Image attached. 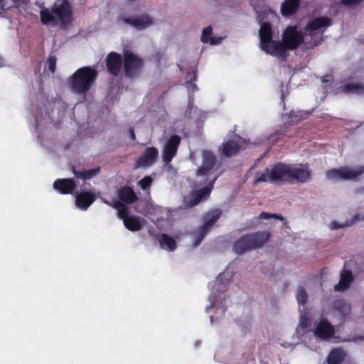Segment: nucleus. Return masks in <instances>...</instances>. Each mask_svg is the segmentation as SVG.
<instances>
[{"mask_svg": "<svg viewBox=\"0 0 364 364\" xmlns=\"http://www.w3.org/2000/svg\"><path fill=\"white\" fill-rule=\"evenodd\" d=\"M360 218H359V215H356L353 217V222L351 223H346L345 225H341L337 222H332L331 224V228L333 229V230H338V229H340V228H344V227H346V226H350L351 225H353V223L354 222H356L358 220H359Z\"/></svg>", "mask_w": 364, "mask_h": 364, "instance_id": "nucleus-36", "label": "nucleus"}, {"mask_svg": "<svg viewBox=\"0 0 364 364\" xmlns=\"http://www.w3.org/2000/svg\"><path fill=\"white\" fill-rule=\"evenodd\" d=\"M130 215H129V209L127 205L123 206L122 208H119L117 210V217L124 222Z\"/></svg>", "mask_w": 364, "mask_h": 364, "instance_id": "nucleus-38", "label": "nucleus"}, {"mask_svg": "<svg viewBox=\"0 0 364 364\" xmlns=\"http://www.w3.org/2000/svg\"><path fill=\"white\" fill-rule=\"evenodd\" d=\"M290 164L277 163L270 169V182L286 181L288 182Z\"/></svg>", "mask_w": 364, "mask_h": 364, "instance_id": "nucleus-16", "label": "nucleus"}, {"mask_svg": "<svg viewBox=\"0 0 364 364\" xmlns=\"http://www.w3.org/2000/svg\"><path fill=\"white\" fill-rule=\"evenodd\" d=\"M105 64L107 72L112 76L117 77L121 72L123 65V55L112 51L105 58Z\"/></svg>", "mask_w": 364, "mask_h": 364, "instance_id": "nucleus-14", "label": "nucleus"}, {"mask_svg": "<svg viewBox=\"0 0 364 364\" xmlns=\"http://www.w3.org/2000/svg\"><path fill=\"white\" fill-rule=\"evenodd\" d=\"M333 308L343 316L350 314L351 311L350 305L343 299L337 300L334 304Z\"/></svg>", "mask_w": 364, "mask_h": 364, "instance_id": "nucleus-31", "label": "nucleus"}, {"mask_svg": "<svg viewBox=\"0 0 364 364\" xmlns=\"http://www.w3.org/2000/svg\"><path fill=\"white\" fill-rule=\"evenodd\" d=\"M265 53L270 54L273 56H279L282 58H286L287 55V46L284 42L279 41H272L270 44L266 45V49H262Z\"/></svg>", "mask_w": 364, "mask_h": 364, "instance_id": "nucleus-18", "label": "nucleus"}, {"mask_svg": "<svg viewBox=\"0 0 364 364\" xmlns=\"http://www.w3.org/2000/svg\"><path fill=\"white\" fill-rule=\"evenodd\" d=\"M271 218H275L280 220H284V217L282 215L277 214V213H271Z\"/></svg>", "mask_w": 364, "mask_h": 364, "instance_id": "nucleus-43", "label": "nucleus"}, {"mask_svg": "<svg viewBox=\"0 0 364 364\" xmlns=\"http://www.w3.org/2000/svg\"><path fill=\"white\" fill-rule=\"evenodd\" d=\"M301 326L303 328H306L307 327V321L306 320H302L301 321Z\"/></svg>", "mask_w": 364, "mask_h": 364, "instance_id": "nucleus-45", "label": "nucleus"}, {"mask_svg": "<svg viewBox=\"0 0 364 364\" xmlns=\"http://www.w3.org/2000/svg\"><path fill=\"white\" fill-rule=\"evenodd\" d=\"M270 169L269 168H265L263 172H257L254 177V184H257L263 182H270L271 176Z\"/></svg>", "mask_w": 364, "mask_h": 364, "instance_id": "nucleus-32", "label": "nucleus"}, {"mask_svg": "<svg viewBox=\"0 0 364 364\" xmlns=\"http://www.w3.org/2000/svg\"><path fill=\"white\" fill-rule=\"evenodd\" d=\"M72 171L75 176L77 178L90 179L97 175L100 172V168L97 167L87 171H79L75 169V166H73Z\"/></svg>", "mask_w": 364, "mask_h": 364, "instance_id": "nucleus-29", "label": "nucleus"}, {"mask_svg": "<svg viewBox=\"0 0 364 364\" xmlns=\"http://www.w3.org/2000/svg\"><path fill=\"white\" fill-rule=\"evenodd\" d=\"M261 49H266V45L270 44L272 41V28L269 22L261 24L259 31Z\"/></svg>", "mask_w": 364, "mask_h": 364, "instance_id": "nucleus-20", "label": "nucleus"}, {"mask_svg": "<svg viewBox=\"0 0 364 364\" xmlns=\"http://www.w3.org/2000/svg\"><path fill=\"white\" fill-rule=\"evenodd\" d=\"M144 66L143 59L131 50L123 53L122 70L124 76L129 80L137 78L141 73Z\"/></svg>", "mask_w": 364, "mask_h": 364, "instance_id": "nucleus-5", "label": "nucleus"}, {"mask_svg": "<svg viewBox=\"0 0 364 364\" xmlns=\"http://www.w3.org/2000/svg\"><path fill=\"white\" fill-rule=\"evenodd\" d=\"M159 155V151L156 147H147L144 154L135 161L136 168H148L154 165Z\"/></svg>", "mask_w": 364, "mask_h": 364, "instance_id": "nucleus-15", "label": "nucleus"}, {"mask_svg": "<svg viewBox=\"0 0 364 364\" xmlns=\"http://www.w3.org/2000/svg\"><path fill=\"white\" fill-rule=\"evenodd\" d=\"M159 242L162 248L167 247L169 251H173L177 247L176 240L166 233L161 234Z\"/></svg>", "mask_w": 364, "mask_h": 364, "instance_id": "nucleus-28", "label": "nucleus"}, {"mask_svg": "<svg viewBox=\"0 0 364 364\" xmlns=\"http://www.w3.org/2000/svg\"><path fill=\"white\" fill-rule=\"evenodd\" d=\"M181 138L177 134L171 135L164 144L162 149V160L168 165L177 154Z\"/></svg>", "mask_w": 364, "mask_h": 364, "instance_id": "nucleus-12", "label": "nucleus"}, {"mask_svg": "<svg viewBox=\"0 0 364 364\" xmlns=\"http://www.w3.org/2000/svg\"><path fill=\"white\" fill-rule=\"evenodd\" d=\"M241 146L234 140H228L223 143L222 154L226 157L236 155L240 150Z\"/></svg>", "mask_w": 364, "mask_h": 364, "instance_id": "nucleus-26", "label": "nucleus"}, {"mask_svg": "<svg viewBox=\"0 0 364 364\" xmlns=\"http://www.w3.org/2000/svg\"><path fill=\"white\" fill-rule=\"evenodd\" d=\"M117 196L121 201L127 204H132L138 200L132 188L127 186L120 187L117 191Z\"/></svg>", "mask_w": 364, "mask_h": 364, "instance_id": "nucleus-23", "label": "nucleus"}, {"mask_svg": "<svg viewBox=\"0 0 364 364\" xmlns=\"http://www.w3.org/2000/svg\"><path fill=\"white\" fill-rule=\"evenodd\" d=\"M331 25L328 17L320 16L309 21L304 27L305 36H310L311 41L305 43V49H313L323 41V35L326 28Z\"/></svg>", "mask_w": 364, "mask_h": 364, "instance_id": "nucleus-4", "label": "nucleus"}, {"mask_svg": "<svg viewBox=\"0 0 364 364\" xmlns=\"http://www.w3.org/2000/svg\"><path fill=\"white\" fill-rule=\"evenodd\" d=\"M124 22L130 24L138 30H142L154 23L153 19L146 14L136 18H124Z\"/></svg>", "mask_w": 364, "mask_h": 364, "instance_id": "nucleus-19", "label": "nucleus"}, {"mask_svg": "<svg viewBox=\"0 0 364 364\" xmlns=\"http://www.w3.org/2000/svg\"><path fill=\"white\" fill-rule=\"evenodd\" d=\"M53 188L60 194H73L77 185L73 178H58L53 183Z\"/></svg>", "mask_w": 364, "mask_h": 364, "instance_id": "nucleus-17", "label": "nucleus"}, {"mask_svg": "<svg viewBox=\"0 0 364 364\" xmlns=\"http://www.w3.org/2000/svg\"><path fill=\"white\" fill-rule=\"evenodd\" d=\"M269 231H257L240 236L234 243L232 250L237 255H242L262 247L269 240Z\"/></svg>", "mask_w": 364, "mask_h": 364, "instance_id": "nucleus-3", "label": "nucleus"}, {"mask_svg": "<svg viewBox=\"0 0 364 364\" xmlns=\"http://www.w3.org/2000/svg\"><path fill=\"white\" fill-rule=\"evenodd\" d=\"M213 29L210 26H208L205 27L202 32L201 35V41L203 43H208L210 42V44L214 45L216 44V41L214 38H211Z\"/></svg>", "mask_w": 364, "mask_h": 364, "instance_id": "nucleus-33", "label": "nucleus"}, {"mask_svg": "<svg viewBox=\"0 0 364 364\" xmlns=\"http://www.w3.org/2000/svg\"><path fill=\"white\" fill-rule=\"evenodd\" d=\"M221 215L222 211L220 209L213 210L205 215L204 223L194 232L195 246H198L203 241L208 232L221 217Z\"/></svg>", "mask_w": 364, "mask_h": 364, "instance_id": "nucleus-7", "label": "nucleus"}, {"mask_svg": "<svg viewBox=\"0 0 364 364\" xmlns=\"http://www.w3.org/2000/svg\"><path fill=\"white\" fill-rule=\"evenodd\" d=\"M47 63H48V70L52 73H55V69H56V57L55 55H49L48 60H47Z\"/></svg>", "mask_w": 364, "mask_h": 364, "instance_id": "nucleus-39", "label": "nucleus"}, {"mask_svg": "<svg viewBox=\"0 0 364 364\" xmlns=\"http://www.w3.org/2000/svg\"><path fill=\"white\" fill-rule=\"evenodd\" d=\"M73 14L72 6L68 0H56L51 11L46 8L41 10L40 18L43 25L65 28L72 25Z\"/></svg>", "mask_w": 364, "mask_h": 364, "instance_id": "nucleus-1", "label": "nucleus"}, {"mask_svg": "<svg viewBox=\"0 0 364 364\" xmlns=\"http://www.w3.org/2000/svg\"><path fill=\"white\" fill-rule=\"evenodd\" d=\"M327 81H328L327 78H325V79L323 78V82H327Z\"/></svg>", "mask_w": 364, "mask_h": 364, "instance_id": "nucleus-48", "label": "nucleus"}, {"mask_svg": "<svg viewBox=\"0 0 364 364\" xmlns=\"http://www.w3.org/2000/svg\"><path fill=\"white\" fill-rule=\"evenodd\" d=\"M343 92L347 94L364 92V85L361 83L347 82L341 87Z\"/></svg>", "mask_w": 364, "mask_h": 364, "instance_id": "nucleus-30", "label": "nucleus"}, {"mask_svg": "<svg viewBox=\"0 0 364 364\" xmlns=\"http://www.w3.org/2000/svg\"><path fill=\"white\" fill-rule=\"evenodd\" d=\"M311 176V171L309 168V165L306 164L304 168H299L291 165L289 171L288 183H306Z\"/></svg>", "mask_w": 364, "mask_h": 364, "instance_id": "nucleus-13", "label": "nucleus"}, {"mask_svg": "<svg viewBox=\"0 0 364 364\" xmlns=\"http://www.w3.org/2000/svg\"><path fill=\"white\" fill-rule=\"evenodd\" d=\"M1 61H2V59L0 58V63H1Z\"/></svg>", "mask_w": 364, "mask_h": 364, "instance_id": "nucleus-49", "label": "nucleus"}, {"mask_svg": "<svg viewBox=\"0 0 364 364\" xmlns=\"http://www.w3.org/2000/svg\"><path fill=\"white\" fill-rule=\"evenodd\" d=\"M363 173L364 166H360L357 170L344 166L340 168H333L327 171L326 176L330 179L351 180L355 179Z\"/></svg>", "mask_w": 364, "mask_h": 364, "instance_id": "nucleus-10", "label": "nucleus"}, {"mask_svg": "<svg viewBox=\"0 0 364 364\" xmlns=\"http://www.w3.org/2000/svg\"><path fill=\"white\" fill-rule=\"evenodd\" d=\"M296 297L298 303L302 305L306 304L308 301V294L302 287L298 289Z\"/></svg>", "mask_w": 364, "mask_h": 364, "instance_id": "nucleus-34", "label": "nucleus"}, {"mask_svg": "<svg viewBox=\"0 0 364 364\" xmlns=\"http://www.w3.org/2000/svg\"><path fill=\"white\" fill-rule=\"evenodd\" d=\"M18 0H0V9L3 11L9 10L11 8L16 7Z\"/></svg>", "mask_w": 364, "mask_h": 364, "instance_id": "nucleus-35", "label": "nucleus"}, {"mask_svg": "<svg viewBox=\"0 0 364 364\" xmlns=\"http://www.w3.org/2000/svg\"><path fill=\"white\" fill-rule=\"evenodd\" d=\"M363 0H341V3L347 6H355L360 4Z\"/></svg>", "mask_w": 364, "mask_h": 364, "instance_id": "nucleus-41", "label": "nucleus"}, {"mask_svg": "<svg viewBox=\"0 0 364 364\" xmlns=\"http://www.w3.org/2000/svg\"><path fill=\"white\" fill-rule=\"evenodd\" d=\"M314 336L321 341H328L335 335V328L326 318L321 317L312 331Z\"/></svg>", "mask_w": 364, "mask_h": 364, "instance_id": "nucleus-11", "label": "nucleus"}, {"mask_svg": "<svg viewBox=\"0 0 364 364\" xmlns=\"http://www.w3.org/2000/svg\"><path fill=\"white\" fill-rule=\"evenodd\" d=\"M196 80V73H193V78H191V80Z\"/></svg>", "mask_w": 364, "mask_h": 364, "instance_id": "nucleus-46", "label": "nucleus"}, {"mask_svg": "<svg viewBox=\"0 0 364 364\" xmlns=\"http://www.w3.org/2000/svg\"><path fill=\"white\" fill-rule=\"evenodd\" d=\"M129 132L130 137H131L132 140H133V141L135 140L136 136H135L134 128L130 127Z\"/></svg>", "mask_w": 364, "mask_h": 364, "instance_id": "nucleus-44", "label": "nucleus"}, {"mask_svg": "<svg viewBox=\"0 0 364 364\" xmlns=\"http://www.w3.org/2000/svg\"><path fill=\"white\" fill-rule=\"evenodd\" d=\"M95 193L90 191H82L76 195L75 204L76 205L82 209H87L95 200Z\"/></svg>", "mask_w": 364, "mask_h": 364, "instance_id": "nucleus-21", "label": "nucleus"}, {"mask_svg": "<svg viewBox=\"0 0 364 364\" xmlns=\"http://www.w3.org/2000/svg\"><path fill=\"white\" fill-rule=\"evenodd\" d=\"M105 203L110 206H112L114 208L117 209V210H119V208H122L123 206L126 205L124 203H123L121 200H115L112 204L108 201H105Z\"/></svg>", "mask_w": 364, "mask_h": 364, "instance_id": "nucleus-40", "label": "nucleus"}, {"mask_svg": "<svg viewBox=\"0 0 364 364\" xmlns=\"http://www.w3.org/2000/svg\"><path fill=\"white\" fill-rule=\"evenodd\" d=\"M217 159L210 151H203L202 153V164L196 170V176L201 178L199 183L202 185L207 183L211 178L210 176L215 173L216 167Z\"/></svg>", "mask_w": 364, "mask_h": 364, "instance_id": "nucleus-6", "label": "nucleus"}, {"mask_svg": "<svg viewBox=\"0 0 364 364\" xmlns=\"http://www.w3.org/2000/svg\"><path fill=\"white\" fill-rule=\"evenodd\" d=\"M144 220L139 216L130 215L127 220H124V225L127 229L130 231H139L142 228V221Z\"/></svg>", "mask_w": 364, "mask_h": 364, "instance_id": "nucleus-27", "label": "nucleus"}, {"mask_svg": "<svg viewBox=\"0 0 364 364\" xmlns=\"http://www.w3.org/2000/svg\"><path fill=\"white\" fill-rule=\"evenodd\" d=\"M282 40L289 50L296 49L302 43L305 48V43L309 42L305 33L298 31L296 26H287L283 32Z\"/></svg>", "mask_w": 364, "mask_h": 364, "instance_id": "nucleus-8", "label": "nucleus"}, {"mask_svg": "<svg viewBox=\"0 0 364 364\" xmlns=\"http://www.w3.org/2000/svg\"><path fill=\"white\" fill-rule=\"evenodd\" d=\"M354 277L350 270L344 269L340 274V281L334 286V290L343 291L350 288Z\"/></svg>", "mask_w": 364, "mask_h": 364, "instance_id": "nucleus-22", "label": "nucleus"}, {"mask_svg": "<svg viewBox=\"0 0 364 364\" xmlns=\"http://www.w3.org/2000/svg\"><path fill=\"white\" fill-rule=\"evenodd\" d=\"M220 174V173L215 174L211 179L206 183V186L193 191L190 194L188 200H186L187 206L192 208L198 205L200 201L206 200L210 196L213 189L214 184Z\"/></svg>", "mask_w": 364, "mask_h": 364, "instance_id": "nucleus-9", "label": "nucleus"}, {"mask_svg": "<svg viewBox=\"0 0 364 364\" xmlns=\"http://www.w3.org/2000/svg\"><path fill=\"white\" fill-rule=\"evenodd\" d=\"M346 357V352L341 348L332 349L326 358L328 364H342Z\"/></svg>", "mask_w": 364, "mask_h": 364, "instance_id": "nucleus-25", "label": "nucleus"}, {"mask_svg": "<svg viewBox=\"0 0 364 364\" xmlns=\"http://www.w3.org/2000/svg\"><path fill=\"white\" fill-rule=\"evenodd\" d=\"M98 73L94 68L84 66L77 69L68 80L73 93L86 95L95 84Z\"/></svg>", "mask_w": 364, "mask_h": 364, "instance_id": "nucleus-2", "label": "nucleus"}, {"mask_svg": "<svg viewBox=\"0 0 364 364\" xmlns=\"http://www.w3.org/2000/svg\"><path fill=\"white\" fill-rule=\"evenodd\" d=\"M152 178L151 176H144L143 178H141L139 182H138V184L140 186V187L143 189V190H145L147 188H149L151 183H152Z\"/></svg>", "mask_w": 364, "mask_h": 364, "instance_id": "nucleus-37", "label": "nucleus"}, {"mask_svg": "<svg viewBox=\"0 0 364 364\" xmlns=\"http://www.w3.org/2000/svg\"><path fill=\"white\" fill-rule=\"evenodd\" d=\"M259 219L269 220V219L271 218V213H266V212H262L259 214Z\"/></svg>", "mask_w": 364, "mask_h": 364, "instance_id": "nucleus-42", "label": "nucleus"}, {"mask_svg": "<svg viewBox=\"0 0 364 364\" xmlns=\"http://www.w3.org/2000/svg\"><path fill=\"white\" fill-rule=\"evenodd\" d=\"M327 81H328L327 78H325V79L323 78V82H327Z\"/></svg>", "mask_w": 364, "mask_h": 364, "instance_id": "nucleus-47", "label": "nucleus"}, {"mask_svg": "<svg viewBox=\"0 0 364 364\" xmlns=\"http://www.w3.org/2000/svg\"><path fill=\"white\" fill-rule=\"evenodd\" d=\"M301 0H284L281 5V14L284 17H290L298 11Z\"/></svg>", "mask_w": 364, "mask_h": 364, "instance_id": "nucleus-24", "label": "nucleus"}]
</instances>
